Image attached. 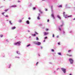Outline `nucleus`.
Masks as SVG:
<instances>
[{
	"instance_id": "37998d69",
	"label": "nucleus",
	"mask_w": 75,
	"mask_h": 75,
	"mask_svg": "<svg viewBox=\"0 0 75 75\" xmlns=\"http://www.w3.org/2000/svg\"><path fill=\"white\" fill-rule=\"evenodd\" d=\"M74 20H75V18H74Z\"/></svg>"
},
{
	"instance_id": "79ce46f5",
	"label": "nucleus",
	"mask_w": 75,
	"mask_h": 75,
	"mask_svg": "<svg viewBox=\"0 0 75 75\" xmlns=\"http://www.w3.org/2000/svg\"><path fill=\"white\" fill-rule=\"evenodd\" d=\"M18 2H20V1H18Z\"/></svg>"
},
{
	"instance_id": "1a4fd4ad",
	"label": "nucleus",
	"mask_w": 75,
	"mask_h": 75,
	"mask_svg": "<svg viewBox=\"0 0 75 75\" xmlns=\"http://www.w3.org/2000/svg\"><path fill=\"white\" fill-rule=\"evenodd\" d=\"M57 17L58 18H59V19H60V20H61V17H60V16L59 15H58L57 16Z\"/></svg>"
},
{
	"instance_id": "9d476101",
	"label": "nucleus",
	"mask_w": 75,
	"mask_h": 75,
	"mask_svg": "<svg viewBox=\"0 0 75 75\" xmlns=\"http://www.w3.org/2000/svg\"><path fill=\"white\" fill-rule=\"evenodd\" d=\"M26 23L27 24H30V22H29V21H26Z\"/></svg>"
},
{
	"instance_id": "6ab92c4d",
	"label": "nucleus",
	"mask_w": 75,
	"mask_h": 75,
	"mask_svg": "<svg viewBox=\"0 0 75 75\" xmlns=\"http://www.w3.org/2000/svg\"><path fill=\"white\" fill-rule=\"evenodd\" d=\"M35 34H33L32 35H33V36H34V37L35 36Z\"/></svg>"
},
{
	"instance_id": "f03ea898",
	"label": "nucleus",
	"mask_w": 75,
	"mask_h": 75,
	"mask_svg": "<svg viewBox=\"0 0 75 75\" xmlns=\"http://www.w3.org/2000/svg\"><path fill=\"white\" fill-rule=\"evenodd\" d=\"M34 44H35L38 45H41V42H34Z\"/></svg>"
},
{
	"instance_id": "4be33fe9",
	"label": "nucleus",
	"mask_w": 75,
	"mask_h": 75,
	"mask_svg": "<svg viewBox=\"0 0 75 75\" xmlns=\"http://www.w3.org/2000/svg\"><path fill=\"white\" fill-rule=\"evenodd\" d=\"M8 9H6V10H5V12H7V11H8Z\"/></svg>"
},
{
	"instance_id": "20e7f679",
	"label": "nucleus",
	"mask_w": 75,
	"mask_h": 75,
	"mask_svg": "<svg viewBox=\"0 0 75 75\" xmlns=\"http://www.w3.org/2000/svg\"><path fill=\"white\" fill-rule=\"evenodd\" d=\"M61 70H62V71L64 72V73H65L66 72V69H64L63 68H61Z\"/></svg>"
},
{
	"instance_id": "a18cd8bd",
	"label": "nucleus",
	"mask_w": 75,
	"mask_h": 75,
	"mask_svg": "<svg viewBox=\"0 0 75 75\" xmlns=\"http://www.w3.org/2000/svg\"><path fill=\"white\" fill-rule=\"evenodd\" d=\"M9 68H10V66H9Z\"/></svg>"
},
{
	"instance_id": "2f4dec72",
	"label": "nucleus",
	"mask_w": 75,
	"mask_h": 75,
	"mask_svg": "<svg viewBox=\"0 0 75 75\" xmlns=\"http://www.w3.org/2000/svg\"><path fill=\"white\" fill-rule=\"evenodd\" d=\"M58 45H60V42H58Z\"/></svg>"
},
{
	"instance_id": "c03bdc74",
	"label": "nucleus",
	"mask_w": 75,
	"mask_h": 75,
	"mask_svg": "<svg viewBox=\"0 0 75 75\" xmlns=\"http://www.w3.org/2000/svg\"><path fill=\"white\" fill-rule=\"evenodd\" d=\"M69 75H72V74H69Z\"/></svg>"
},
{
	"instance_id": "7c9ffc66",
	"label": "nucleus",
	"mask_w": 75,
	"mask_h": 75,
	"mask_svg": "<svg viewBox=\"0 0 75 75\" xmlns=\"http://www.w3.org/2000/svg\"><path fill=\"white\" fill-rule=\"evenodd\" d=\"M52 37H54V34H53L52 35Z\"/></svg>"
},
{
	"instance_id": "aec40b11",
	"label": "nucleus",
	"mask_w": 75,
	"mask_h": 75,
	"mask_svg": "<svg viewBox=\"0 0 75 75\" xmlns=\"http://www.w3.org/2000/svg\"><path fill=\"white\" fill-rule=\"evenodd\" d=\"M35 34H37V35L38 34V33H37V32H35Z\"/></svg>"
},
{
	"instance_id": "49530a36",
	"label": "nucleus",
	"mask_w": 75,
	"mask_h": 75,
	"mask_svg": "<svg viewBox=\"0 0 75 75\" xmlns=\"http://www.w3.org/2000/svg\"><path fill=\"white\" fill-rule=\"evenodd\" d=\"M39 56H40V55H39Z\"/></svg>"
},
{
	"instance_id": "393cba45",
	"label": "nucleus",
	"mask_w": 75,
	"mask_h": 75,
	"mask_svg": "<svg viewBox=\"0 0 75 75\" xmlns=\"http://www.w3.org/2000/svg\"><path fill=\"white\" fill-rule=\"evenodd\" d=\"M36 40H39V39H38V37H36Z\"/></svg>"
},
{
	"instance_id": "58836bf2",
	"label": "nucleus",
	"mask_w": 75,
	"mask_h": 75,
	"mask_svg": "<svg viewBox=\"0 0 75 75\" xmlns=\"http://www.w3.org/2000/svg\"><path fill=\"white\" fill-rule=\"evenodd\" d=\"M51 8L52 9V6H51Z\"/></svg>"
},
{
	"instance_id": "ea45409f",
	"label": "nucleus",
	"mask_w": 75,
	"mask_h": 75,
	"mask_svg": "<svg viewBox=\"0 0 75 75\" xmlns=\"http://www.w3.org/2000/svg\"><path fill=\"white\" fill-rule=\"evenodd\" d=\"M45 40H44L43 42H45Z\"/></svg>"
},
{
	"instance_id": "423d86ee",
	"label": "nucleus",
	"mask_w": 75,
	"mask_h": 75,
	"mask_svg": "<svg viewBox=\"0 0 75 75\" xmlns=\"http://www.w3.org/2000/svg\"><path fill=\"white\" fill-rule=\"evenodd\" d=\"M44 35H46L48 34L49 33H46V32H44Z\"/></svg>"
},
{
	"instance_id": "de8ad7c7",
	"label": "nucleus",
	"mask_w": 75,
	"mask_h": 75,
	"mask_svg": "<svg viewBox=\"0 0 75 75\" xmlns=\"http://www.w3.org/2000/svg\"><path fill=\"white\" fill-rule=\"evenodd\" d=\"M62 25H61V26H62Z\"/></svg>"
},
{
	"instance_id": "5701e85b",
	"label": "nucleus",
	"mask_w": 75,
	"mask_h": 75,
	"mask_svg": "<svg viewBox=\"0 0 75 75\" xmlns=\"http://www.w3.org/2000/svg\"><path fill=\"white\" fill-rule=\"evenodd\" d=\"M0 37H3V35H1Z\"/></svg>"
},
{
	"instance_id": "473e14b6",
	"label": "nucleus",
	"mask_w": 75,
	"mask_h": 75,
	"mask_svg": "<svg viewBox=\"0 0 75 75\" xmlns=\"http://www.w3.org/2000/svg\"><path fill=\"white\" fill-rule=\"evenodd\" d=\"M45 11H47V9L45 8Z\"/></svg>"
},
{
	"instance_id": "0eeeda50",
	"label": "nucleus",
	"mask_w": 75,
	"mask_h": 75,
	"mask_svg": "<svg viewBox=\"0 0 75 75\" xmlns=\"http://www.w3.org/2000/svg\"><path fill=\"white\" fill-rule=\"evenodd\" d=\"M17 7V6L16 5H12L10 6V8H11V7Z\"/></svg>"
},
{
	"instance_id": "a878e982",
	"label": "nucleus",
	"mask_w": 75,
	"mask_h": 75,
	"mask_svg": "<svg viewBox=\"0 0 75 75\" xmlns=\"http://www.w3.org/2000/svg\"><path fill=\"white\" fill-rule=\"evenodd\" d=\"M46 31H48V29H46Z\"/></svg>"
},
{
	"instance_id": "b1692460",
	"label": "nucleus",
	"mask_w": 75,
	"mask_h": 75,
	"mask_svg": "<svg viewBox=\"0 0 75 75\" xmlns=\"http://www.w3.org/2000/svg\"><path fill=\"white\" fill-rule=\"evenodd\" d=\"M71 51V50H69L68 51V52H70Z\"/></svg>"
},
{
	"instance_id": "09e8293b",
	"label": "nucleus",
	"mask_w": 75,
	"mask_h": 75,
	"mask_svg": "<svg viewBox=\"0 0 75 75\" xmlns=\"http://www.w3.org/2000/svg\"><path fill=\"white\" fill-rule=\"evenodd\" d=\"M41 48H42V47H41Z\"/></svg>"
},
{
	"instance_id": "39448f33",
	"label": "nucleus",
	"mask_w": 75,
	"mask_h": 75,
	"mask_svg": "<svg viewBox=\"0 0 75 75\" xmlns=\"http://www.w3.org/2000/svg\"><path fill=\"white\" fill-rule=\"evenodd\" d=\"M21 42L20 41H18L14 43V45H17V44H21Z\"/></svg>"
},
{
	"instance_id": "2eb2a0df",
	"label": "nucleus",
	"mask_w": 75,
	"mask_h": 75,
	"mask_svg": "<svg viewBox=\"0 0 75 75\" xmlns=\"http://www.w3.org/2000/svg\"><path fill=\"white\" fill-rule=\"evenodd\" d=\"M51 51H52V52H54V50L53 49H51Z\"/></svg>"
},
{
	"instance_id": "dca6fc26",
	"label": "nucleus",
	"mask_w": 75,
	"mask_h": 75,
	"mask_svg": "<svg viewBox=\"0 0 75 75\" xmlns=\"http://www.w3.org/2000/svg\"><path fill=\"white\" fill-rule=\"evenodd\" d=\"M58 54L59 55H61V53H58Z\"/></svg>"
},
{
	"instance_id": "bb28decb",
	"label": "nucleus",
	"mask_w": 75,
	"mask_h": 75,
	"mask_svg": "<svg viewBox=\"0 0 75 75\" xmlns=\"http://www.w3.org/2000/svg\"><path fill=\"white\" fill-rule=\"evenodd\" d=\"M5 16L6 17H8V15H6V16Z\"/></svg>"
},
{
	"instance_id": "9b49d317",
	"label": "nucleus",
	"mask_w": 75,
	"mask_h": 75,
	"mask_svg": "<svg viewBox=\"0 0 75 75\" xmlns=\"http://www.w3.org/2000/svg\"><path fill=\"white\" fill-rule=\"evenodd\" d=\"M16 52L18 54H20V53L18 51H17Z\"/></svg>"
},
{
	"instance_id": "72a5a7b5",
	"label": "nucleus",
	"mask_w": 75,
	"mask_h": 75,
	"mask_svg": "<svg viewBox=\"0 0 75 75\" xmlns=\"http://www.w3.org/2000/svg\"><path fill=\"white\" fill-rule=\"evenodd\" d=\"M4 13H2V14L3 15H4Z\"/></svg>"
},
{
	"instance_id": "a211bd4d",
	"label": "nucleus",
	"mask_w": 75,
	"mask_h": 75,
	"mask_svg": "<svg viewBox=\"0 0 75 75\" xmlns=\"http://www.w3.org/2000/svg\"><path fill=\"white\" fill-rule=\"evenodd\" d=\"M9 23H10V24H11V25H12V23H11V21H9Z\"/></svg>"
},
{
	"instance_id": "412c9836",
	"label": "nucleus",
	"mask_w": 75,
	"mask_h": 75,
	"mask_svg": "<svg viewBox=\"0 0 75 75\" xmlns=\"http://www.w3.org/2000/svg\"><path fill=\"white\" fill-rule=\"evenodd\" d=\"M36 8H35V7H33V9L34 10H35V9Z\"/></svg>"
},
{
	"instance_id": "f3484780",
	"label": "nucleus",
	"mask_w": 75,
	"mask_h": 75,
	"mask_svg": "<svg viewBox=\"0 0 75 75\" xmlns=\"http://www.w3.org/2000/svg\"><path fill=\"white\" fill-rule=\"evenodd\" d=\"M30 44H29L28 45H27L26 46L27 47H29V46H30Z\"/></svg>"
},
{
	"instance_id": "c9c22d12",
	"label": "nucleus",
	"mask_w": 75,
	"mask_h": 75,
	"mask_svg": "<svg viewBox=\"0 0 75 75\" xmlns=\"http://www.w3.org/2000/svg\"><path fill=\"white\" fill-rule=\"evenodd\" d=\"M49 21H50V20H49V19H48L47 21V22H49Z\"/></svg>"
},
{
	"instance_id": "e433bc0d",
	"label": "nucleus",
	"mask_w": 75,
	"mask_h": 75,
	"mask_svg": "<svg viewBox=\"0 0 75 75\" xmlns=\"http://www.w3.org/2000/svg\"><path fill=\"white\" fill-rule=\"evenodd\" d=\"M58 37H59V36H57V38H58Z\"/></svg>"
},
{
	"instance_id": "c85d7f7f",
	"label": "nucleus",
	"mask_w": 75,
	"mask_h": 75,
	"mask_svg": "<svg viewBox=\"0 0 75 75\" xmlns=\"http://www.w3.org/2000/svg\"><path fill=\"white\" fill-rule=\"evenodd\" d=\"M38 64V62H37L36 63V65H37Z\"/></svg>"
},
{
	"instance_id": "f8f14e48",
	"label": "nucleus",
	"mask_w": 75,
	"mask_h": 75,
	"mask_svg": "<svg viewBox=\"0 0 75 75\" xmlns=\"http://www.w3.org/2000/svg\"><path fill=\"white\" fill-rule=\"evenodd\" d=\"M15 29H16V27H13L12 28V30H14Z\"/></svg>"
},
{
	"instance_id": "c756f323",
	"label": "nucleus",
	"mask_w": 75,
	"mask_h": 75,
	"mask_svg": "<svg viewBox=\"0 0 75 75\" xmlns=\"http://www.w3.org/2000/svg\"><path fill=\"white\" fill-rule=\"evenodd\" d=\"M28 20H30L31 18H30V17L28 18Z\"/></svg>"
},
{
	"instance_id": "ddd939ff",
	"label": "nucleus",
	"mask_w": 75,
	"mask_h": 75,
	"mask_svg": "<svg viewBox=\"0 0 75 75\" xmlns=\"http://www.w3.org/2000/svg\"><path fill=\"white\" fill-rule=\"evenodd\" d=\"M37 18L38 20H40V16H38Z\"/></svg>"
},
{
	"instance_id": "6e6552de",
	"label": "nucleus",
	"mask_w": 75,
	"mask_h": 75,
	"mask_svg": "<svg viewBox=\"0 0 75 75\" xmlns=\"http://www.w3.org/2000/svg\"><path fill=\"white\" fill-rule=\"evenodd\" d=\"M51 16H52V17H53L54 19L55 18V17H54V14H52Z\"/></svg>"
},
{
	"instance_id": "f704fd0d",
	"label": "nucleus",
	"mask_w": 75,
	"mask_h": 75,
	"mask_svg": "<svg viewBox=\"0 0 75 75\" xmlns=\"http://www.w3.org/2000/svg\"><path fill=\"white\" fill-rule=\"evenodd\" d=\"M47 38V37H45V39H46Z\"/></svg>"
},
{
	"instance_id": "7ed1b4c3",
	"label": "nucleus",
	"mask_w": 75,
	"mask_h": 75,
	"mask_svg": "<svg viewBox=\"0 0 75 75\" xmlns=\"http://www.w3.org/2000/svg\"><path fill=\"white\" fill-rule=\"evenodd\" d=\"M69 61H70V64H73V60L71 58L69 59Z\"/></svg>"
},
{
	"instance_id": "cd10ccee",
	"label": "nucleus",
	"mask_w": 75,
	"mask_h": 75,
	"mask_svg": "<svg viewBox=\"0 0 75 75\" xmlns=\"http://www.w3.org/2000/svg\"><path fill=\"white\" fill-rule=\"evenodd\" d=\"M59 30H60V31H61V29L60 28H59Z\"/></svg>"
},
{
	"instance_id": "f257e3e1",
	"label": "nucleus",
	"mask_w": 75,
	"mask_h": 75,
	"mask_svg": "<svg viewBox=\"0 0 75 75\" xmlns=\"http://www.w3.org/2000/svg\"><path fill=\"white\" fill-rule=\"evenodd\" d=\"M65 14V12H63V16L65 17V18H67V17H72V15L67 16V15Z\"/></svg>"
},
{
	"instance_id": "a19ab883",
	"label": "nucleus",
	"mask_w": 75,
	"mask_h": 75,
	"mask_svg": "<svg viewBox=\"0 0 75 75\" xmlns=\"http://www.w3.org/2000/svg\"><path fill=\"white\" fill-rule=\"evenodd\" d=\"M69 56H70H70H72V55H69Z\"/></svg>"
},
{
	"instance_id": "4c0bfd02",
	"label": "nucleus",
	"mask_w": 75,
	"mask_h": 75,
	"mask_svg": "<svg viewBox=\"0 0 75 75\" xmlns=\"http://www.w3.org/2000/svg\"><path fill=\"white\" fill-rule=\"evenodd\" d=\"M38 16H40V13L38 14Z\"/></svg>"
},
{
	"instance_id": "4468645a",
	"label": "nucleus",
	"mask_w": 75,
	"mask_h": 75,
	"mask_svg": "<svg viewBox=\"0 0 75 75\" xmlns=\"http://www.w3.org/2000/svg\"><path fill=\"white\" fill-rule=\"evenodd\" d=\"M62 7V5H60L58 6V7Z\"/></svg>"
}]
</instances>
